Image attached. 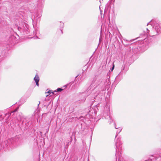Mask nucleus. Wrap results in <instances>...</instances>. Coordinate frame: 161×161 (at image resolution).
Masks as SVG:
<instances>
[{"mask_svg": "<svg viewBox=\"0 0 161 161\" xmlns=\"http://www.w3.org/2000/svg\"><path fill=\"white\" fill-rule=\"evenodd\" d=\"M151 25L155 28V31L151 34H149L150 31L147 28V32L150 36H153L160 33L161 30V27L159 26V24L157 23L155 21L151 20L147 23V25Z\"/></svg>", "mask_w": 161, "mask_h": 161, "instance_id": "f03ea898", "label": "nucleus"}, {"mask_svg": "<svg viewBox=\"0 0 161 161\" xmlns=\"http://www.w3.org/2000/svg\"><path fill=\"white\" fill-rule=\"evenodd\" d=\"M114 64H113V67L112 68V69H111V71H112L114 69Z\"/></svg>", "mask_w": 161, "mask_h": 161, "instance_id": "2eb2a0df", "label": "nucleus"}, {"mask_svg": "<svg viewBox=\"0 0 161 161\" xmlns=\"http://www.w3.org/2000/svg\"><path fill=\"white\" fill-rule=\"evenodd\" d=\"M50 123L49 124H48V127H49V126H50Z\"/></svg>", "mask_w": 161, "mask_h": 161, "instance_id": "4be33fe9", "label": "nucleus"}, {"mask_svg": "<svg viewBox=\"0 0 161 161\" xmlns=\"http://www.w3.org/2000/svg\"><path fill=\"white\" fill-rule=\"evenodd\" d=\"M34 80L36 82V84L37 86H39L38 82L39 80V78L38 75H36L34 78Z\"/></svg>", "mask_w": 161, "mask_h": 161, "instance_id": "423d86ee", "label": "nucleus"}, {"mask_svg": "<svg viewBox=\"0 0 161 161\" xmlns=\"http://www.w3.org/2000/svg\"><path fill=\"white\" fill-rule=\"evenodd\" d=\"M36 38H37V36H36Z\"/></svg>", "mask_w": 161, "mask_h": 161, "instance_id": "a878e982", "label": "nucleus"}, {"mask_svg": "<svg viewBox=\"0 0 161 161\" xmlns=\"http://www.w3.org/2000/svg\"><path fill=\"white\" fill-rule=\"evenodd\" d=\"M17 111V109H15V110L14 111H13V112H11L10 114H8V115H11V114L12 113H13V112H16Z\"/></svg>", "mask_w": 161, "mask_h": 161, "instance_id": "4468645a", "label": "nucleus"}, {"mask_svg": "<svg viewBox=\"0 0 161 161\" xmlns=\"http://www.w3.org/2000/svg\"><path fill=\"white\" fill-rule=\"evenodd\" d=\"M109 85V82L107 81L102 82L99 79L96 78L93 79L89 88L92 90L97 88L100 92L107 88Z\"/></svg>", "mask_w": 161, "mask_h": 161, "instance_id": "f257e3e1", "label": "nucleus"}, {"mask_svg": "<svg viewBox=\"0 0 161 161\" xmlns=\"http://www.w3.org/2000/svg\"><path fill=\"white\" fill-rule=\"evenodd\" d=\"M36 18H35H35H34V19H35V20H36ZM36 20H37V21H38H38H40V19H39V18H38V19H36Z\"/></svg>", "mask_w": 161, "mask_h": 161, "instance_id": "f3484780", "label": "nucleus"}, {"mask_svg": "<svg viewBox=\"0 0 161 161\" xmlns=\"http://www.w3.org/2000/svg\"><path fill=\"white\" fill-rule=\"evenodd\" d=\"M21 135H18V136H16L15 137V138L16 140H17V139H18L19 140V141L21 139Z\"/></svg>", "mask_w": 161, "mask_h": 161, "instance_id": "1a4fd4ad", "label": "nucleus"}, {"mask_svg": "<svg viewBox=\"0 0 161 161\" xmlns=\"http://www.w3.org/2000/svg\"><path fill=\"white\" fill-rule=\"evenodd\" d=\"M121 130H122V129H119V130H117L116 135L115 138H116V137L117 136L118 134L121 132Z\"/></svg>", "mask_w": 161, "mask_h": 161, "instance_id": "9d476101", "label": "nucleus"}, {"mask_svg": "<svg viewBox=\"0 0 161 161\" xmlns=\"http://www.w3.org/2000/svg\"><path fill=\"white\" fill-rule=\"evenodd\" d=\"M63 89L61 88H58L57 89V92H61L62 91Z\"/></svg>", "mask_w": 161, "mask_h": 161, "instance_id": "f8f14e48", "label": "nucleus"}, {"mask_svg": "<svg viewBox=\"0 0 161 161\" xmlns=\"http://www.w3.org/2000/svg\"><path fill=\"white\" fill-rule=\"evenodd\" d=\"M108 118H109V120L108 122H109V124H110L113 122V120L110 116H108V118H106V119H108Z\"/></svg>", "mask_w": 161, "mask_h": 161, "instance_id": "6e6552de", "label": "nucleus"}, {"mask_svg": "<svg viewBox=\"0 0 161 161\" xmlns=\"http://www.w3.org/2000/svg\"><path fill=\"white\" fill-rule=\"evenodd\" d=\"M47 93H50V94H51V91H48V92H47Z\"/></svg>", "mask_w": 161, "mask_h": 161, "instance_id": "a211bd4d", "label": "nucleus"}, {"mask_svg": "<svg viewBox=\"0 0 161 161\" xmlns=\"http://www.w3.org/2000/svg\"><path fill=\"white\" fill-rule=\"evenodd\" d=\"M121 143L120 142V139L118 138L117 139L116 142H115V145L116 146V151H118L119 153L121 154Z\"/></svg>", "mask_w": 161, "mask_h": 161, "instance_id": "7ed1b4c3", "label": "nucleus"}, {"mask_svg": "<svg viewBox=\"0 0 161 161\" xmlns=\"http://www.w3.org/2000/svg\"><path fill=\"white\" fill-rule=\"evenodd\" d=\"M61 26H62V27H63L64 26V24L63 23L62 24H61Z\"/></svg>", "mask_w": 161, "mask_h": 161, "instance_id": "aec40b11", "label": "nucleus"}, {"mask_svg": "<svg viewBox=\"0 0 161 161\" xmlns=\"http://www.w3.org/2000/svg\"><path fill=\"white\" fill-rule=\"evenodd\" d=\"M60 30H61V31L62 33V34L63 33V31H62V30L61 29H60Z\"/></svg>", "mask_w": 161, "mask_h": 161, "instance_id": "b1692460", "label": "nucleus"}, {"mask_svg": "<svg viewBox=\"0 0 161 161\" xmlns=\"http://www.w3.org/2000/svg\"><path fill=\"white\" fill-rule=\"evenodd\" d=\"M125 68V66H122V70H124Z\"/></svg>", "mask_w": 161, "mask_h": 161, "instance_id": "dca6fc26", "label": "nucleus"}, {"mask_svg": "<svg viewBox=\"0 0 161 161\" xmlns=\"http://www.w3.org/2000/svg\"><path fill=\"white\" fill-rule=\"evenodd\" d=\"M106 114L105 113H104L103 114V115L104 117H105L106 116Z\"/></svg>", "mask_w": 161, "mask_h": 161, "instance_id": "6ab92c4d", "label": "nucleus"}, {"mask_svg": "<svg viewBox=\"0 0 161 161\" xmlns=\"http://www.w3.org/2000/svg\"><path fill=\"white\" fill-rule=\"evenodd\" d=\"M152 158H150V160L151 161V160H152ZM150 161V160H149V159L148 160H146V161Z\"/></svg>", "mask_w": 161, "mask_h": 161, "instance_id": "412c9836", "label": "nucleus"}, {"mask_svg": "<svg viewBox=\"0 0 161 161\" xmlns=\"http://www.w3.org/2000/svg\"><path fill=\"white\" fill-rule=\"evenodd\" d=\"M23 25V26H22L21 27H19L18 28V30L19 31L22 30L24 32H25V33L27 34L29 32V30L28 25L25 23H24Z\"/></svg>", "mask_w": 161, "mask_h": 161, "instance_id": "20e7f679", "label": "nucleus"}, {"mask_svg": "<svg viewBox=\"0 0 161 161\" xmlns=\"http://www.w3.org/2000/svg\"><path fill=\"white\" fill-rule=\"evenodd\" d=\"M17 119L19 121H22V122L24 121L23 119L24 118V116L22 114H19L17 116Z\"/></svg>", "mask_w": 161, "mask_h": 161, "instance_id": "39448f33", "label": "nucleus"}, {"mask_svg": "<svg viewBox=\"0 0 161 161\" xmlns=\"http://www.w3.org/2000/svg\"><path fill=\"white\" fill-rule=\"evenodd\" d=\"M8 140H6L4 141L3 142V144L4 145H5V147H7V146H8Z\"/></svg>", "mask_w": 161, "mask_h": 161, "instance_id": "0eeeda50", "label": "nucleus"}, {"mask_svg": "<svg viewBox=\"0 0 161 161\" xmlns=\"http://www.w3.org/2000/svg\"><path fill=\"white\" fill-rule=\"evenodd\" d=\"M99 8H100V7H99Z\"/></svg>", "mask_w": 161, "mask_h": 161, "instance_id": "bb28decb", "label": "nucleus"}, {"mask_svg": "<svg viewBox=\"0 0 161 161\" xmlns=\"http://www.w3.org/2000/svg\"><path fill=\"white\" fill-rule=\"evenodd\" d=\"M156 161H161V157H160L156 159Z\"/></svg>", "mask_w": 161, "mask_h": 161, "instance_id": "9b49d317", "label": "nucleus"}, {"mask_svg": "<svg viewBox=\"0 0 161 161\" xmlns=\"http://www.w3.org/2000/svg\"><path fill=\"white\" fill-rule=\"evenodd\" d=\"M115 129H118V128H117V127H116V126H115Z\"/></svg>", "mask_w": 161, "mask_h": 161, "instance_id": "393cba45", "label": "nucleus"}, {"mask_svg": "<svg viewBox=\"0 0 161 161\" xmlns=\"http://www.w3.org/2000/svg\"><path fill=\"white\" fill-rule=\"evenodd\" d=\"M33 27L35 29V25H34V24H33Z\"/></svg>", "mask_w": 161, "mask_h": 161, "instance_id": "5701e85b", "label": "nucleus"}, {"mask_svg": "<svg viewBox=\"0 0 161 161\" xmlns=\"http://www.w3.org/2000/svg\"><path fill=\"white\" fill-rule=\"evenodd\" d=\"M57 92V91L56 90H55L53 92H51V93L53 94H56L55 93H56Z\"/></svg>", "mask_w": 161, "mask_h": 161, "instance_id": "ddd939ff", "label": "nucleus"}]
</instances>
